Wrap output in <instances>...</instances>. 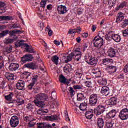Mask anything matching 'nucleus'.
<instances>
[{
	"label": "nucleus",
	"instance_id": "nucleus-64",
	"mask_svg": "<svg viewBox=\"0 0 128 128\" xmlns=\"http://www.w3.org/2000/svg\"><path fill=\"white\" fill-rule=\"evenodd\" d=\"M124 70L126 74H128V64L124 66Z\"/></svg>",
	"mask_w": 128,
	"mask_h": 128
},
{
	"label": "nucleus",
	"instance_id": "nucleus-61",
	"mask_svg": "<svg viewBox=\"0 0 128 128\" xmlns=\"http://www.w3.org/2000/svg\"><path fill=\"white\" fill-rule=\"evenodd\" d=\"M76 29H70L68 34H76Z\"/></svg>",
	"mask_w": 128,
	"mask_h": 128
},
{
	"label": "nucleus",
	"instance_id": "nucleus-48",
	"mask_svg": "<svg viewBox=\"0 0 128 128\" xmlns=\"http://www.w3.org/2000/svg\"><path fill=\"white\" fill-rule=\"evenodd\" d=\"M12 46H8L5 48L4 52H7V54H10V52H12Z\"/></svg>",
	"mask_w": 128,
	"mask_h": 128
},
{
	"label": "nucleus",
	"instance_id": "nucleus-8",
	"mask_svg": "<svg viewBox=\"0 0 128 128\" xmlns=\"http://www.w3.org/2000/svg\"><path fill=\"white\" fill-rule=\"evenodd\" d=\"M106 70L109 74H114L116 72V67L108 65L106 66Z\"/></svg>",
	"mask_w": 128,
	"mask_h": 128
},
{
	"label": "nucleus",
	"instance_id": "nucleus-12",
	"mask_svg": "<svg viewBox=\"0 0 128 128\" xmlns=\"http://www.w3.org/2000/svg\"><path fill=\"white\" fill-rule=\"evenodd\" d=\"M22 60L23 62H32V56L30 54H26L22 58Z\"/></svg>",
	"mask_w": 128,
	"mask_h": 128
},
{
	"label": "nucleus",
	"instance_id": "nucleus-60",
	"mask_svg": "<svg viewBox=\"0 0 128 128\" xmlns=\"http://www.w3.org/2000/svg\"><path fill=\"white\" fill-rule=\"evenodd\" d=\"M122 34L124 36H128V30L126 29L122 30Z\"/></svg>",
	"mask_w": 128,
	"mask_h": 128
},
{
	"label": "nucleus",
	"instance_id": "nucleus-13",
	"mask_svg": "<svg viewBox=\"0 0 128 128\" xmlns=\"http://www.w3.org/2000/svg\"><path fill=\"white\" fill-rule=\"evenodd\" d=\"M18 68H20V64L17 63H11L8 66L9 70L12 72L16 70Z\"/></svg>",
	"mask_w": 128,
	"mask_h": 128
},
{
	"label": "nucleus",
	"instance_id": "nucleus-25",
	"mask_svg": "<svg viewBox=\"0 0 128 128\" xmlns=\"http://www.w3.org/2000/svg\"><path fill=\"white\" fill-rule=\"evenodd\" d=\"M64 71L65 74H70L72 72V65L67 64L64 67Z\"/></svg>",
	"mask_w": 128,
	"mask_h": 128
},
{
	"label": "nucleus",
	"instance_id": "nucleus-9",
	"mask_svg": "<svg viewBox=\"0 0 128 128\" xmlns=\"http://www.w3.org/2000/svg\"><path fill=\"white\" fill-rule=\"evenodd\" d=\"M37 100H42V102H46L48 100V96L46 94H40L37 95Z\"/></svg>",
	"mask_w": 128,
	"mask_h": 128
},
{
	"label": "nucleus",
	"instance_id": "nucleus-14",
	"mask_svg": "<svg viewBox=\"0 0 128 128\" xmlns=\"http://www.w3.org/2000/svg\"><path fill=\"white\" fill-rule=\"evenodd\" d=\"M108 56L110 58H115L116 52V50L110 47L107 51Z\"/></svg>",
	"mask_w": 128,
	"mask_h": 128
},
{
	"label": "nucleus",
	"instance_id": "nucleus-50",
	"mask_svg": "<svg viewBox=\"0 0 128 128\" xmlns=\"http://www.w3.org/2000/svg\"><path fill=\"white\" fill-rule=\"evenodd\" d=\"M64 116L67 122H70V117L68 116V112L67 110L64 111Z\"/></svg>",
	"mask_w": 128,
	"mask_h": 128
},
{
	"label": "nucleus",
	"instance_id": "nucleus-10",
	"mask_svg": "<svg viewBox=\"0 0 128 128\" xmlns=\"http://www.w3.org/2000/svg\"><path fill=\"white\" fill-rule=\"evenodd\" d=\"M4 76L6 80H8L9 82H12V80H14V75L12 73H10V72H5Z\"/></svg>",
	"mask_w": 128,
	"mask_h": 128
},
{
	"label": "nucleus",
	"instance_id": "nucleus-19",
	"mask_svg": "<svg viewBox=\"0 0 128 128\" xmlns=\"http://www.w3.org/2000/svg\"><path fill=\"white\" fill-rule=\"evenodd\" d=\"M34 103L36 106L38 108H44L45 106L44 102V101H42L41 100L36 98L34 100Z\"/></svg>",
	"mask_w": 128,
	"mask_h": 128
},
{
	"label": "nucleus",
	"instance_id": "nucleus-23",
	"mask_svg": "<svg viewBox=\"0 0 128 128\" xmlns=\"http://www.w3.org/2000/svg\"><path fill=\"white\" fill-rule=\"evenodd\" d=\"M47 118L49 120H50V122H56L58 120L60 117L58 115L54 114L50 116H47Z\"/></svg>",
	"mask_w": 128,
	"mask_h": 128
},
{
	"label": "nucleus",
	"instance_id": "nucleus-59",
	"mask_svg": "<svg viewBox=\"0 0 128 128\" xmlns=\"http://www.w3.org/2000/svg\"><path fill=\"white\" fill-rule=\"evenodd\" d=\"M88 46V45L86 43L84 44L82 47V52H86V50Z\"/></svg>",
	"mask_w": 128,
	"mask_h": 128
},
{
	"label": "nucleus",
	"instance_id": "nucleus-51",
	"mask_svg": "<svg viewBox=\"0 0 128 128\" xmlns=\"http://www.w3.org/2000/svg\"><path fill=\"white\" fill-rule=\"evenodd\" d=\"M46 2L45 0H42L40 2V8H46Z\"/></svg>",
	"mask_w": 128,
	"mask_h": 128
},
{
	"label": "nucleus",
	"instance_id": "nucleus-6",
	"mask_svg": "<svg viewBox=\"0 0 128 128\" xmlns=\"http://www.w3.org/2000/svg\"><path fill=\"white\" fill-rule=\"evenodd\" d=\"M104 112V106L102 105H99L94 110V114L96 116H100V114H102Z\"/></svg>",
	"mask_w": 128,
	"mask_h": 128
},
{
	"label": "nucleus",
	"instance_id": "nucleus-20",
	"mask_svg": "<svg viewBox=\"0 0 128 128\" xmlns=\"http://www.w3.org/2000/svg\"><path fill=\"white\" fill-rule=\"evenodd\" d=\"M86 62L90 64V66H96L98 64V59L96 57L92 56L88 61H86Z\"/></svg>",
	"mask_w": 128,
	"mask_h": 128
},
{
	"label": "nucleus",
	"instance_id": "nucleus-31",
	"mask_svg": "<svg viewBox=\"0 0 128 128\" xmlns=\"http://www.w3.org/2000/svg\"><path fill=\"white\" fill-rule=\"evenodd\" d=\"M79 108L82 112H84V110H86V108H88V104L86 102L81 103L79 106Z\"/></svg>",
	"mask_w": 128,
	"mask_h": 128
},
{
	"label": "nucleus",
	"instance_id": "nucleus-34",
	"mask_svg": "<svg viewBox=\"0 0 128 128\" xmlns=\"http://www.w3.org/2000/svg\"><path fill=\"white\" fill-rule=\"evenodd\" d=\"M1 20H12L13 18L12 16H0Z\"/></svg>",
	"mask_w": 128,
	"mask_h": 128
},
{
	"label": "nucleus",
	"instance_id": "nucleus-35",
	"mask_svg": "<svg viewBox=\"0 0 128 128\" xmlns=\"http://www.w3.org/2000/svg\"><path fill=\"white\" fill-rule=\"evenodd\" d=\"M74 58V54H72V52L67 57L66 60H64V62H70Z\"/></svg>",
	"mask_w": 128,
	"mask_h": 128
},
{
	"label": "nucleus",
	"instance_id": "nucleus-16",
	"mask_svg": "<svg viewBox=\"0 0 128 128\" xmlns=\"http://www.w3.org/2000/svg\"><path fill=\"white\" fill-rule=\"evenodd\" d=\"M124 18V15L122 12H118L116 17V22L118 24V22H122V20Z\"/></svg>",
	"mask_w": 128,
	"mask_h": 128
},
{
	"label": "nucleus",
	"instance_id": "nucleus-27",
	"mask_svg": "<svg viewBox=\"0 0 128 128\" xmlns=\"http://www.w3.org/2000/svg\"><path fill=\"white\" fill-rule=\"evenodd\" d=\"M86 117L88 120H92V116H94V112L92 110L86 112L85 114Z\"/></svg>",
	"mask_w": 128,
	"mask_h": 128
},
{
	"label": "nucleus",
	"instance_id": "nucleus-36",
	"mask_svg": "<svg viewBox=\"0 0 128 128\" xmlns=\"http://www.w3.org/2000/svg\"><path fill=\"white\" fill-rule=\"evenodd\" d=\"M126 6V2H121L119 6H118L116 8V10H122V8H124V6Z\"/></svg>",
	"mask_w": 128,
	"mask_h": 128
},
{
	"label": "nucleus",
	"instance_id": "nucleus-11",
	"mask_svg": "<svg viewBox=\"0 0 128 128\" xmlns=\"http://www.w3.org/2000/svg\"><path fill=\"white\" fill-rule=\"evenodd\" d=\"M25 86L26 82H24V81L20 80L16 83V87L18 90H24V88Z\"/></svg>",
	"mask_w": 128,
	"mask_h": 128
},
{
	"label": "nucleus",
	"instance_id": "nucleus-33",
	"mask_svg": "<svg viewBox=\"0 0 128 128\" xmlns=\"http://www.w3.org/2000/svg\"><path fill=\"white\" fill-rule=\"evenodd\" d=\"M67 80L68 79H66V77L62 74L60 75L59 76V80L62 84H66Z\"/></svg>",
	"mask_w": 128,
	"mask_h": 128
},
{
	"label": "nucleus",
	"instance_id": "nucleus-7",
	"mask_svg": "<svg viewBox=\"0 0 128 128\" xmlns=\"http://www.w3.org/2000/svg\"><path fill=\"white\" fill-rule=\"evenodd\" d=\"M24 66L25 68H30V70H36L38 68V65H36V62H29L26 64H24Z\"/></svg>",
	"mask_w": 128,
	"mask_h": 128
},
{
	"label": "nucleus",
	"instance_id": "nucleus-26",
	"mask_svg": "<svg viewBox=\"0 0 128 128\" xmlns=\"http://www.w3.org/2000/svg\"><path fill=\"white\" fill-rule=\"evenodd\" d=\"M114 62V60L112 58H105L102 60V64L104 66H106V64H112Z\"/></svg>",
	"mask_w": 128,
	"mask_h": 128
},
{
	"label": "nucleus",
	"instance_id": "nucleus-39",
	"mask_svg": "<svg viewBox=\"0 0 128 128\" xmlns=\"http://www.w3.org/2000/svg\"><path fill=\"white\" fill-rule=\"evenodd\" d=\"M14 42H16V39L14 38H6L4 40V44H12Z\"/></svg>",
	"mask_w": 128,
	"mask_h": 128
},
{
	"label": "nucleus",
	"instance_id": "nucleus-37",
	"mask_svg": "<svg viewBox=\"0 0 128 128\" xmlns=\"http://www.w3.org/2000/svg\"><path fill=\"white\" fill-rule=\"evenodd\" d=\"M38 76L36 74H32V76L31 77V80L32 83L36 84V82H38Z\"/></svg>",
	"mask_w": 128,
	"mask_h": 128
},
{
	"label": "nucleus",
	"instance_id": "nucleus-32",
	"mask_svg": "<svg viewBox=\"0 0 128 128\" xmlns=\"http://www.w3.org/2000/svg\"><path fill=\"white\" fill-rule=\"evenodd\" d=\"M106 126L107 128H112L114 126V124L112 122V121L110 120V119H106V121L105 122Z\"/></svg>",
	"mask_w": 128,
	"mask_h": 128
},
{
	"label": "nucleus",
	"instance_id": "nucleus-62",
	"mask_svg": "<svg viewBox=\"0 0 128 128\" xmlns=\"http://www.w3.org/2000/svg\"><path fill=\"white\" fill-rule=\"evenodd\" d=\"M34 83L30 82V84L28 86V90H32V88H34Z\"/></svg>",
	"mask_w": 128,
	"mask_h": 128
},
{
	"label": "nucleus",
	"instance_id": "nucleus-42",
	"mask_svg": "<svg viewBox=\"0 0 128 128\" xmlns=\"http://www.w3.org/2000/svg\"><path fill=\"white\" fill-rule=\"evenodd\" d=\"M26 108L28 110H32L34 108V105L32 103H28L26 106Z\"/></svg>",
	"mask_w": 128,
	"mask_h": 128
},
{
	"label": "nucleus",
	"instance_id": "nucleus-21",
	"mask_svg": "<svg viewBox=\"0 0 128 128\" xmlns=\"http://www.w3.org/2000/svg\"><path fill=\"white\" fill-rule=\"evenodd\" d=\"M108 102L109 106H116L118 102V99L116 97H112Z\"/></svg>",
	"mask_w": 128,
	"mask_h": 128
},
{
	"label": "nucleus",
	"instance_id": "nucleus-52",
	"mask_svg": "<svg viewBox=\"0 0 128 128\" xmlns=\"http://www.w3.org/2000/svg\"><path fill=\"white\" fill-rule=\"evenodd\" d=\"M35 125H36V122H34V120L30 121L28 122V128H34Z\"/></svg>",
	"mask_w": 128,
	"mask_h": 128
},
{
	"label": "nucleus",
	"instance_id": "nucleus-28",
	"mask_svg": "<svg viewBox=\"0 0 128 128\" xmlns=\"http://www.w3.org/2000/svg\"><path fill=\"white\" fill-rule=\"evenodd\" d=\"M86 100V97L82 93H79L77 94V100L78 102H84Z\"/></svg>",
	"mask_w": 128,
	"mask_h": 128
},
{
	"label": "nucleus",
	"instance_id": "nucleus-58",
	"mask_svg": "<svg viewBox=\"0 0 128 128\" xmlns=\"http://www.w3.org/2000/svg\"><path fill=\"white\" fill-rule=\"evenodd\" d=\"M11 28H20V25L16 23L12 24Z\"/></svg>",
	"mask_w": 128,
	"mask_h": 128
},
{
	"label": "nucleus",
	"instance_id": "nucleus-2",
	"mask_svg": "<svg viewBox=\"0 0 128 128\" xmlns=\"http://www.w3.org/2000/svg\"><path fill=\"white\" fill-rule=\"evenodd\" d=\"M99 96L98 94H92L90 96L89 98V104L90 106H94L96 104H98V100Z\"/></svg>",
	"mask_w": 128,
	"mask_h": 128
},
{
	"label": "nucleus",
	"instance_id": "nucleus-29",
	"mask_svg": "<svg viewBox=\"0 0 128 128\" xmlns=\"http://www.w3.org/2000/svg\"><path fill=\"white\" fill-rule=\"evenodd\" d=\"M60 60V58L58 56L56 55L53 56L51 58V60H52V62L58 66V60Z\"/></svg>",
	"mask_w": 128,
	"mask_h": 128
},
{
	"label": "nucleus",
	"instance_id": "nucleus-41",
	"mask_svg": "<svg viewBox=\"0 0 128 128\" xmlns=\"http://www.w3.org/2000/svg\"><path fill=\"white\" fill-rule=\"evenodd\" d=\"M128 25V19H124L122 20V22L121 23V28H126V26Z\"/></svg>",
	"mask_w": 128,
	"mask_h": 128
},
{
	"label": "nucleus",
	"instance_id": "nucleus-43",
	"mask_svg": "<svg viewBox=\"0 0 128 128\" xmlns=\"http://www.w3.org/2000/svg\"><path fill=\"white\" fill-rule=\"evenodd\" d=\"M118 0H108V4L110 8H112L116 4Z\"/></svg>",
	"mask_w": 128,
	"mask_h": 128
},
{
	"label": "nucleus",
	"instance_id": "nucleus-40",
	"mask_svg": "<svg viewBox=\"0 0 128 128\" xmlns=\"http://www.w3.org/2000/svg\"><path fill=\"white\" fill-rule=\"evenodd\" d=\"M92 57V54H90V52H87L86 53V54L84 56V58L85 60H90Z\"/></svg>",
	"mask_w": 128,
	"mask_h": 128
},
{
	"label": "nucleus",
	"instance_id": "nucleus-18",
	"mask_svg": "<svg viewBox=\"0 0 128 128\" xmlns=\"http://www.w3.org/2000/svg\"><path fill=\"white\" fill-rule=\"evenodd\" d=\"M73 88L76 90H81L82 92H86V88H84V86L82 85H74L73 86Z\"/></svg>",
	"mask_w": 128,
	"mask_h": 128
},
{
	"label": "nucleus",
	"instance_id": "nucleus-22",
	"mask_svg": "<svg viewBox=\"0 0 128 128\" xmlns=\"http://www.w3.org/2000/svg\"><path fill=\"white\" fill-rule=\"evenodd\" d=\"M97 126L98 128H104V119L102 118H98Z\"/></svg>",
	"mask_w": 128,
	"mask_h": 128
},
{
	"label": "nucleus",
	"instance_id": "nucleus-15",
	"mask_svg": "<svg viewBox=\"0 0 128 128\" xmlns=\"http://www.w3.org/2000/svg\"><path fill=\"white\" fill-rule=\"evenodd\" d=\"M101 94L103 96H108L110 94V88L106 86H102L101 89Z\"/></svg>",
	"mask_w": 128,
	"mask_h": 128
},
{
	"label": "nucleus",
	"instance_id": "nucleus-46",
	"mask_svg": "<svg viewBox=\"0 0 128 128\" xmlns=\"http://www.w3.org/2000/svg\"><path fill=\"white\" fill-rule=\"evenodd\" d=\"M73 56H78V54H82V52H80V48H76L74 52H72Z\"/></svg>",
	"mask_w": 128,
	"mask_h": 128
},
{
	"label": "nucleus",
	"instance_id": "nucleus-44",
	"mask_svg": "<svg viewBox=\"0 0 128 128\" xmlns=\"http://www.w3.org/2000/svg\"><path fill=\"white\" fill-rule=\"evenodd\" d=\"M24 40H22L20 41H18L16 44V48H18L20 46H24V44H24Z\"/></svg>",
	"mask_w": 128,
	"mask_h": 128
},
{
	"label": "nucleus",
	"instance_id": "nucleus-4",
	"mask_svg": "<svg viewBox=\"0 0 128 128\" xmlns=\"http://www.w3.org/2000/svg\"><path fill=\"white\" fill-rule=\"evenodd\" d=\"M10 122L12 128H16L20 124V119L18 116H14L11 118Z\"/></svg>",
	"mask_w": 128,
	"mask_h": 128
},
{
	"label": "nucleus",
	"instance_id": "nucleus-47",
	"mask_svg": "<svg viewBox=\"0 0 128 128\" xmlns=\"http://www.w3.org/2000/svg\"><path fill=\"white\" fill-rule=\"evenodd\" d=\"M10 30H6L2 31V32H0V38H2L3 36H8V34Z\"/></svg>",
	"mask_w": 128,
	"mask_h": 128
},
{
	"label": "nucleus",
	"instance_id": "nucleus-5",
	"mask_svg": "<svg viewBox=\"0 0 128 128\" xmlns=\"http://www.w3.org/2000/svg\"><path fill=\"white\" fill-rule=\"evenodd\" d=\"M57 10L59 14H64L68 12L66 6L60 5L57 7Z\"/></svg>",
	"mask_w": 128,
	"mask_h": 128
},
{
	"label": "nucleus",
	"instance_id": "nucleus-30",
	"mask_svg": "<svg viewBox=\"0 0 128 128\" xmlns=\"http://www.w3.org/2000/svg\"><path fill=\"white\" fill-rule=\"evenodd\" d=\"M112 40H113L116 42H120V40H122V38L120 37V36L118 34H114Z\"/></svg>",
	"mask_w": 128,
	"mask_h": 128
},
{
	"label": "nucleus",
	"instance_id": "nucleus-3",
	"mask_svg": "<svg viewBox=\"0 0 128 128\" xmlns=\"http://www.w3.org/2000/svg\"><path fill=\"white\" fill-rule=\"evenodd\" d=\"M119 118L122 120H126L128 118V109L126 108L122 110L119 113Z\"/></svg>",
	"mask_w": 128,
	"mask_h": 128
},
{
	"label": "nucleus",
	"instance_id": "nucleus-63",
	"mask_svg": "<svg viewBox=\"0 0 128 128\" xmlns=\"http://www.w3.org/2000/svg\"><path fill=\"white\" fill-rule=\"evenodd\" d=\"M69 92L71 96H74V88H72V87L69 88Z\"/></svg>",
	"mask_w": 128,
	"mask_h": 128
},
{
	"label": "nucleus",
	"instance_id": "nucleus-56",
	"mask_svg": "<svg viewBox=\"0 0 128 128\" xmlns=\"http://www.w3.org/2000/svg\"><path fill=\"white\" fill-rule=\"evenodd\" d=\"M85 85L87 88H92V81L90 80H87L85 82Z\"/></svg>",
	"mask_w": 128,
	"mask_h": 128
},
{
	"label": "nucleus",
	"instance_id": "nucleus-45",
	"mask_svg": "<svg viewBox=\"0 0 128 128\" xmlns=\"http://www.w3.org/2000/svg\"><path fill=\"white\" fill-rule=\"evenodd\" d=\"M12 96H14V93L11 92L9 94L5 96V100H12Z\"/></svg>",
	"mask_w": 128,
	"mask_h": 128
},
{
	"label": "nucleus",
	"instance_id": "nucleus-24",
	"mask_svg": "<svg viewBox=\"0 0 128 128\" xmlns=\"http://www.w3.org/2000/svg\"><path fill=\"white\" fill-rule=\"evenodd\" d=\"M97 82L100 86H106V79L104 78H100Z\"/></svg>",
	"mask_w": 128,
	"mask_h": 128
},
{
	"label": "nucleus",
	"instance_id": "nucleus-55",
	"mask_svg": "<svg viewBox=\"0 0 128 128\" xmlns=\"http://www.w3.org/2000/svg\"><path fill=\"white\" fill-rule=\"evenodd\" d=\"M114 32L112 31H110L108 33H106V35L105 36H108L109 38H112V36H114Z\"/></svg>",
	"mask_w": 128,
	"mask_h": 128
},
{
	"label": "nucleus",
	"instance_id": "nucleus-49",
	"mask_svg": "<svg viewBox=\"0 0 128 128\" xmlns=\"http://www.w3.org/2000/svg\"><path fill=\"white\" fill-rule=\"evenodd\" d=\"M24 120H26V122H32V120H34V118H32V116H26L24 117Z\"/></svg>",
	"mask_w": 128,
	"mask_h": 128
},
{
	"label": "nucleus",
	"instance_id": "nucleus-38",
	"mask_svg": "<svg viewBox=\"0 0 128 128\" xmlns=\"http://www.w3.org/2000/svg\"><path fill=\"white\" fill-rule=\"evenodd\" d=\"M38 116H46V114H48V111L44 110V109L40 108L37 111Z\"/></svg>",
	"mask_w": 128,
	"mask_h": 128
},
{
	"label": "nucleus",
	"instance_id": "nucleus-57",
	"mask_svg": "<svg viewBox=\"0 0 128 128\" xmlns=\"http://www.w3.org/2000/svg\"><path fill=\"white\" fill-rule=\"evenodd\" d=\"M82 58V54H78V55H74V58L75 60H76V62H79L80 59Z\"/></svg>",
	"mask_w": 128,
	"mask_h": 128
},
{
	"label": "nucleus",
	"instance_id": "nucleus-54",
	"mask_svg": "<svg viewBox=\"0 0 128 128\" xmlns=\"http://www.w3.org/2000/svg\"><path fill=\"white\" fill-rule=\"evenodd\" d=\"M16 102L18 104V106H22V104H24V100L22 98H18Z\"/></svg>",
	"mask_w": 128,
	"mask_h": 128
},
{
	"label": "nucleus",
	"instance_id": "nucleus-1",
	"mask_svg": "<svg viewBox=\"0 0 128 128\" xmlns=\"http://www.w3.org/2000/svg\"><path fill=\"white\" fill-rule=\"evenodd\" d=\"M102 32H99L98 36L94 37L93 40V43L96 48H100L102 46H104V39L100 36Z\"/></svg>",
	"mask_w": 128,
	"mask_h": 128
},
{
	"label": "nucleus",
	"instance_id": "nucleus-53",
	"mask_svg": "<svg viewBox=\"0 0 128 128\" xmlns=\"http://www.w3.org/2000/svg\"><path fill=\"white\" fill-rule=\"evenodd\" d=\"M23 74L25 78H30V76L32 74L28 72H24Z\"/></svg>",
	"mask_w": 128,
	"mask_h": 128
},
{
	"label": "nucleus",
	"instance_id": "nucleus-17",
	"mask_svg": "<svg viewBox=\"0 0 128 128\" xmlns=\"http://www.w3.org/2000/svg\"><path fill=\"white\" fill-rule=\"evenodd\" d=\"M116 110H112L110 111L106 115V120H109V118H112L116 116Z\"/></svg>",
	"mask_w": 128,
	"mask_h": 128
}]
</instances>
